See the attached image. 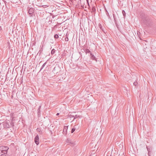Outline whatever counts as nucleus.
<instances>
[{
	"instance_id": "f257e3e1",
	"label": "nucleus",
	"mask_w": 156,
	"mask_h": 156,
	"mask_svg": "<svg viewBox=\"0 0 156 156\" xmlns=\"http://www.w3.org/2000/svg\"><path fill=\"white\" fill-rule=\"evenodd\" d=\"M9 148L8 147L1 146L0 147V156H6Z\"/></svg>"
},
{
	"instance_id": "f03ea898",
	"label": "nucleus",
	"mask_w": 156,
	"mask_h": 156,
	"mask_svg": "<svg viewBox=\"0 0 156 156\" xmlns=\"http://www.w3.org/2000/svg\"><path fill=\"white\" fill-rule=\"evenodd\" d=\"M9 120H6L2 122L4 128H8L9 127Z\"/></svg>"
},
{
	"instance_id": "7ed1b4c3",
	"label": "nucleus",
	"mask_w": 156,
	"mask_h": 156,
	"mask_svg": "<svg viewBox=\"0 0 156 156\" xmlns=\"http://www.w3.org/2000/svg\"><path fill=\"white\" fill-rule=\"evenodd\" d=\"M39 136L38 135H37L35 137L34 140L35 142L37 145H38L39 144Z\"/></svg>"
},
{
	"instance_id": "20e7f679",
	"label": "nucleus",
	"mask_w": 156,
	"mask_h": 156,
	"mask_svg": "<svg viewBox=\"0 0 156 156\" xmlns=\"http://www.w3.org/2000/svg\"><path fill=\"white\" fill-rule=\"evenodd\" d=\"M58 67L55 66L54 68L52 71L55 74L57 73L58 72Z\"/></svg>"
},
{
	"instance_id": "39448f33",
	"label": "nucleus",
	"mask_w": 156,
	"mask_h": 156,
	"mask_svg": "<svg viewBox=\"0 0 156 156\" xmlns=\"http://www.w3.org/2000/svg\"><path fill=\"white\" fill-rule=\"evenodd\" d=\"M68 127V126H65L64 127L63 130V133L64 134H66L67 133V130Z\"/></svg>"
},
{
	"instance_id": "423d86ee",
	"label": "nucleus",
	"mask_w": 156,
	"mask_h": 156,
	"mask_svg": "<svg viewBox=\"0 0 156 156\" xmlns=\"http://www.w3.org/2000/svg\"><path fill=\"white\" fill-rule=\"evenodd\" d=\"M34 9L32 8H30L28 11V13L30 14L31 15V16H32V14L34 13Z\"/></svg>"
},
{
	"instance_id": "0eeeda50",
	"label": "nucleus",
	"mask_w": 156,
	"mask_h": 156,
	"mask_svg": "<svg viewBox=\"0 0 156 156\" xmlns=\"http://www.w3.org/2000/svg\"><path fill=\"white\" fill-rule=\"evenodd\" d=\"M90 58L93 60H95L96 62L97 61V58H95V56L93 55L91 53H90Z\"/></svg>"
},
{
	"instance_id": "6e6552de",
	"label": "nucleus",
	"mask_w": 156,
	"mask_h": 156,
	"mask_svg": "<svg viewBox=\"0 0 156 156\" xmlns=\"http://www.w3.org/2000/svg\"><path fill=\"white\" fill-rule=\"evenodd\" d=\"M81 118V116L80 115H76L75 114L74 115V118L73 120H74L75 119H77V118Z\"/></svg>"
},
{
	"instance_id": "1a4fd4ad",
	"label": "nucleus",
	"mask_w": 156,
	"mask_h": 156,
	"mask_svg": "<svg viewBox=\"0 0 156 156\" xmlns=\"http://www.w3.org/2000/svg\"><path fill=\"white\" fill-rule=\"evenodd\" d=\"M76 112H73L69 115L70 118H74V115L75 114Z\"/></svg>"
},
{
	"instance_id": "9d476101",
	"label": "nucleus",
	"mask_w": 156,
	"mask_h": 156,
	"mask_svg": "<svg viewBox=\"0 0 156 156\" xmlns=\"http://www.w3.org/2000/svg\"><path fill=\"white\" fill-rule=\"evenodd\" d=\"M85 53L87 54V53H90V54L91 53V52L90 51V50L88 49H85Z\"/></svg>"
},
{
	"instance_id": "9b49d317",
	"label": "nucleus",
	"mask_w": 156,
	"mask_h": 156,
	"mask_svg": "<svg viewBox=\"0 0 156 156\" xmlns=\"http://www.w3.org/2000/svg\"><path fill=\"white\" fill-rule=\"evenodd\" d=\"M76 129V128L75 127V126H74L73 127L72 129V130H71V133H73L74 132V131H75Z\"/></svg>"
},
{
	"instance_id": "f8f14e48",
	"label": "nucleus",
	"mask_w": 156,
	"mask_h": 156,
	"mask_svg": "<svg viewBox=\"0 0 156 156\" xmlns=\"http://www.w3.org/2000/svg\"><path fill=\"white\" fill-rule=\"evenodd\" d=\"M66 142L68 143H70L72 144V143H71V142L70 140L69 139H68L67 140Z\"/></svg>"
},
{
	"instance_id": "ddd939ff",
	"label": "nucleus",
	"mask_w": 156,
	"mask_h": 156,
	"mask_svg": "<svg viewBox=\"0 0 156 156\" xmlns=\"http://www.w3.org/2000/svg\"><path fill=\"white\" fill-rule=\"evenodd\" d=\"M54 37L55 38H58V34H56L54 35Z\"/></svg>"
},
{
	"instance_id": "4468645a",
	"label": "nucleus",
	"mask_w": 156,
	"mask_h": 156,
	"mask_svg": "<svg viewBox=\"0 0 156 156\" xmlns=\"http://www.w3.org/2000/svg\"><path fill=\"white\" fill-rule=\"evenodd\" d=\"M55 52V49H53L51 51V54H54V53Z\"/></svg>"
},
{
	"instance_id": "2eb2a0df",
	"label": "nucleus",
	"mask_w": 156,
	"mask_h": 156,
	"mask_svg": "<svg viewBox=\"0 0 156 156\" xmlns=\"http://www.w3.org/2000/svg\"><path fill=\"white\" fill-rule=\"evenodd\" d=\"M46 64V63L45 62L43 64V65H42V67L41 68V70L43 68V67L45 66V64Z\"/></svg>"
},
{
	"instance_id": "dca6fc26",
	"label": "nucleus",
	"mask_w": 156,
	"mask_h": 156,
	"mask_svg": "<svg viewBox=\"0 0 156 156\" xmlns=\"http://www.w3.org/2000/svg\"><path fill=\"white\" fill-rule=\"evenodd\" d=\"M122 12L123 13V14L124 16H125L126 15V13L124 10H123L122 11Z\"/></svg>"
},
{
	"instance_id": "f3484780",
	"label": "nucleus",
	"mask_w": 156,
	"mask_h": 156,
	"mask_svg": "<svg viewBox=\"0 0 156 156\" xmlns=\"http://www.w3.org/2000/svg\"><path fill=\"white\" fill-rule=\"evenodd\" d=\"M69 40V39L68 38V37H66L65 38V41H68Z\"/></svg>"
},
{
	"instance_id": "a211bd4d",
	"label": "nucleus",
	"mask_w": 156,
	"mask_h": 156,
	"mask_svg": "<svg viewBox=\"0 0 156 156\" xmlns=\"http://www.w3.org/2000/svg\"><path fill=\"white\" fill-rule=\"evenodd\" d=\"M133 84H134V85L135 86H136V85H137V83L136 82H134V83H133Z\"/></svg>"
},
{
	"instance_id": "6ab92c4d",
	"label": "nucleus",
	"mask_w": 156,
	"mask_h": 156,
	"mask_svg": "<svg viewBox=\"0 0 156 156\" xmlns=\"http://www.w3.org/2000/svg\"><path fill=\"white\" fill-rule=\"evenodd\" d=\"M48 6H46V5H43V7H44V8H46V7H48Z\"/></svg>"
},
{
	"instance_id": "aec40b11",
	"label": "nucleus",
	"mask_w": 156,
	"mask_h": 156,
	"mask_svg": "<svg viewBox=\"0 0 156 156\" xmlns=\"http://www.w3.org/2000/svg\"><path fill=\"white\" fill-rule=\"evenodd\" d=\"M41 106H40L39 107V108H38V110L39 111L40 110V108H41Z\"/></svg>"
},
{
	"instance_id": "412c9836",
	"label": "nucleus",
	"mask_w": 156,
	"mask_h": 156,
	"mask_svg": "<svg viewBox=\"0 0 156 156\" xmlns=\"http://www.w3.org/2000/svg\"><path fill=\"white\" fill-rule=\"evenodd\" d=\"M59 115V113H58L56 114V115Z\"/></svg>"
},
{
	"instance_id": "4be33fe9",
	"label": "nucleus",
	"mask_w": 156,
	"mask_h": 156,
	"mask_svg": "<svg viewBox=\"0 0 156 156\" xmlns=\"http://www.w3.org/2000/svg\"><path fill=\"white\" fill-rule=\"evenodd\" d=\"M147 150H148V151H149V150H148V147H147Z\"/></svg>"
}]
</instances>
